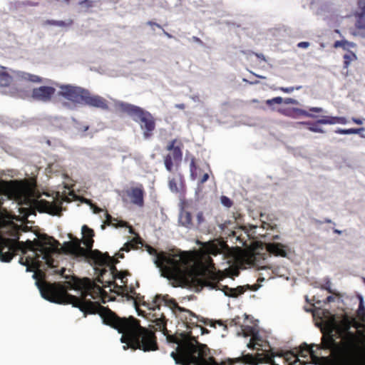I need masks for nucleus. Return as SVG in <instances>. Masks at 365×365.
I'll return each mask as SVG.
<instances>
[{
  "mask_svg": "<svg viewBox=\"0 0 365 365\" xmlns=\"http://www.w3.org/2000/svg\"><path fill=\"white\" fill-rule=\"evenodd\" d=\"M36 284L42 297L51 302L72 304L85 315L98 313L105 324L122 334L121 342L128 346L144 351L158 349L155 332L141 327L138 319L133 317H120L109 308L101 305L98 302L87 299L88 296L93 299H103L106 296V291L91 279L86 277L74 282L75 289L81 291L79 297L68 294L65 287L58 283L38 281ZM103 302L105 303V300H103Z\"/></svg>",
  "mask_w": 365,
  "mask_h": 365,
  "instance_id": "1",
  "label": "nucleus"
},
{
  "mask_svg": "<svg viewBox=\"0 0 365 365\" xmlns=\"http://www.w3.org/2000/svg\"><path fill=\"white\" fill-rule=\"evenodd\" d=\"M59 245L58 240L45 233L39 234L38 239L34 241L28 240L26 242L0 237V259L2 262H9L17 251H21L23 254H26L29 250L32 252V255L26 257L25 262H24V257H21L19 262L28 267L38 269L41 264L40 258L48 264H51V255L58 252Z\"/></svg>",
  "mask_w": 365,
  "mask_h": 365,
  "instance_id": "2",
  "label": "nucleus"
},
{
  "mask_svg": "<svg viewBox=\"0 0 365 365\" xmlns=\"http://www.w3.org/2000/svg\"><path fill=\"white\" fill-rule=\"evenodd\" d=\"M0 194L10 200H14L19 205H27L29 208H21V213L28 216L31 207H36L41 212L52 215H60L62 211L61 202H48L45 200H36L35 193L31 186L23 180H0Z\"/></svg>",
  "mask_w": 365,
  "mask_h": 365,
  "instance_id": "3",
  "label": "nucleus"
},
{
  "mask_svg": "<svg viewBox=\"0 0 365 365\" xmlns=\"http://www.w3.org/2000/svg\"><path fill=\"white\" fill-rule=\"evenodd\" d=\"M58 96H61L74 104H80L94 107L102 110H108V101L98 95H92L89 91L72 85H60Z\"/></svg>",
  "mask_w": 365,
  "mask_h": 365,
  "instance_id": "4",
  "label": "nucleus"
},
{
  "mask_svg": "<svg viewBox=\"0 0 365 365\" xmlns=\"http://www.w3.org/2000/svg\"><path fill=\"white\" fill-rule=\"evenodd\" d=\"M191 331L187 335L191 340L195 341L196 344L192 342L185 343L181 346L178 352L173 351L170 356L178 364L182 365H202L206 361L204 359L210 354V349L206 344H200L197 341V337L192 336Z\"/></svg>",
  "mask_w": 365,
  "mask_h": 365,
  "instance_id": "5",
  "label": "nucleus"
},
{
  "mask_svg": "<svg viewBox=\"0 0 365 365\" xmlns=\"http://www.w3.org/2000/svg\"><path fill=\"white\" fill-rule=\"evenodd\" d=\"M222 278L220 272H216L205 269L194 274L192 277V282L197 288L202 289L204 287H207L210 289H219L222 291L225 295L232 298H236L244 294L250 287V285H247L246 287L238 286L236 288H230L227 285H222L219 282Z\"/></svg>",
  "mask_w": 365,
  "mask_h": 365,
  "instance_id": "6",
  "label": "nucleus"
},
{
  "mask_svg": "<svg viewBox=\"0 0 365 365\" xmlns=\"http://www.w3.org/2000/svg\"><path fill=\"white\" fill-rule=\"evenodd\" d=\"M119 108L140 124V128L143 130L144 138L148 139L153 135L155 129V120L150 113L138 106L126 103H120Z\"/></svg>",
  "mask_w": 365,
  "mask_h": 365,
  "instance_id": "7",
  "label": "nucleus"
},
{
  "mask_svg": "<svg viewBox=\"0 0 365 365\" xmlns=\"http://www.w3.org/2000/svg\"><path fill=\"white\" fill-rule=\"evenodd\" d=\"M157 267L164 268L175 277L183 276L186 272V262L180 255H173L160 252L158 257L154 259Z\"/></svg>",
  "mask_w": 365,
  "mask_h": 365,
  "instance_id": "8",
  "label": "nucleus"
},
{
  "mask_svg": "<svg viewBox=\"0 0 365 365\" xmlns=\"http://www.w3.org/2000/svg\"><path fill=\"white\" fill-rule=\"evenodd\" d=\"M182 143L177 139H173L168 143L166 150L169 153L164 157V164L168 172H173L174 169L178 170L182 160Z\"/></svg>",
  "mask_w": 365,
  "mask_h": 365,
  "instance_id": "9",
  "label": "nucleus"
},
{
  "mask_svg": "<svg viewBox=\"0 0 365 365\" xmlns=\"http://www.w3.org/2000/svg\"><path fill=\"white\" fill-rule=\"evenodd\" d=\"M94 240L93 238H84L83 244L86 245V249L81 247V242L78 238L68 242L64 245V250L66 253L73 255L76 257H86L88 253L92 250Z\"/></svg>",
  "mask_w": 365,
  "mask_h": 365,
  "instance_id": "10",
  "label": "nucleus"
},
{
  "mask_svg": "<svg viewBox=\"0 0 365 365\" xmlns=\"http://www.w3.org/2000/svg\"><path fill=\"white\" fill-rule=\"evenodd\" d=\"M314 346L319 349V344L312 345L311 346L306 343L302 344L297 351L296 359L292 362V365H306L308 363L309 359H310L309 363L319 365V356L315 354L313 350Z\"/></svg>",
  "mask_w": 365,
  "mask_h": 365,
  "instance_id": "11",
  "label": "nucleus"
},
{
  "mask_svg": "<svg viewBox=\"0 0 365 365\" xmlns=\"http://www.w3.org/2000/svg\"><path fill=\"white\" fill-rule=\"evenodd\" d=\"M115 264H111L109 269L102 268L101 269H100L97 277V281L98 282H103L104 276L106 274H108L109 276L112 275V279H113V281H115V279H120L121 280V282L123 284V286H119L115 282V284H113V286L114 287L117 288L119 291L123 292L124 291L127 290V280H124L127 274L125 272H118Z\"/></svg>",
  "mask_w": 365,
  "mask_h": 365,
  "instance_id": "12",
  "label": "nucleus"
},
{
  "mask_svg": "<svg viewBox=\"0 0 365 365\" xmlns=\"http://www.w3.org/2000/svg\"><path fill=\"white\" fill-rule=\"evenodd\" d=\"M153 303L155 304L154 307L153 308V311H160V305L163 303L165 306L169 307L172 310L176 317H178L179 314L182 312H186L185 308L180 307L175 299L170 298L168 294L164 296L160 294L156 295L154 298Z\"/></svg>",
  "mask_w": 365,
  "mask_h": 365,
  "instance_id": "13",
  "label": "nucleus"
},
{
  "mask_svg": "<svg viewBox=\"0 0 365 365\" xmlns=\"http://www.w3.org/2000/svg\"><path fill=\"white\" fill-rule=\"evenodd\" d=\"M185 311L186 312H182L179 314V316L177 318L180 319L184 324H185L187 329H192L193 328L198 327V322H202L205 325L209 324L208 319L196 315L194 312L187 309H185ZM210 325L211 327H215L212 322H211Z\"/></svg>",
  "mask_w": 365,
  "mask_h": 365,
  "instance_id": "14",
  "label": "nucleus"
},
{
  "mask_svg": "<svg viewBox=\"0 0 365 365\" xmlns=\"http://www.w3.org/2000/svg\"><path fill=\"white\" fill-rule=\"evenodd\" d=\"M151 319L153 324L151 326L155 331H161L167 338V340L171 343H178L176 336L169 334L167 329V319L163 313H155Z\"/></svg>",
  "mask_w": 365,
  "mask_h": 365,
  "instance_id": "15",
  "label": "nucleus"
},
{
  "mask_svg": "<svg viewBox=\"0 0 365 365\" xmlns=\"http://www.w3.org/2000/svg\"><path fill=\"white\" fill-rule=\"evenodd\" d=\"M224 246L225 243L220 242H215L213 241L205 244L203 247L205 252L203 258L205 260L207 267L210 268L214 267V263L211 255L217 256V255L222 253Z\"/></svg>",
  "mask_w": 365,
  "mask_h": 365,
  "instance_id": "16",
  "label": "nucleus"
},
{
  "mask_svg": "<svg viewBox=\"0 0 365 365\" xmlns=\"http://www.w3.org/2000/svg\"><path fill=\"white\" fill-rule=\"evenodd\" d=\"M56 93V88L48 86H41L32 89L31 93V98L43 103L50 102Z\"/></svg>",
  "mask_w": 365,
  "mask_h": 365,
  "instance_id": "17",
  "label": "nucleus"
},
{
  "mask_svg": "<svg viewBox=\"0 0 365 365\" xmlns=\"http://www.w3.org/2000/svg\"><path fill=\"white\" fill-rule=\"evenodd\" d=\"M93 260V262L99 266L107 265L108 269L111 264H117L118 260L110 257L107 253L103 254L100 251L95 250L91 251L86 257Z\"/></svg>",
  "mask_w": 365,
  "mask_h": 365,
  "instance_id": "18",
  "label": "nucleus"
},
{
  "mask_svg": "<svg viewBox=\"0 0 365 365\" xmlns=\"http://www.w3.org/2000/svg\"><path fill=\"white\" fill-rule=\"evenodd\" d=\"M127 195L133 204L139 207L143 206L144 191L142 186L131 187L130 190L127 191Z\"/></svg>",
  "mask_w": 365,
  "mask_h": 365,
  "instance_id": "19",
  "label": "nucleus"
},
{
  "mask_svg": "<svg viewBox=\"0 0 365 365\" xmlns=\"http://www.w3.org/2000/svg\"><path fill=\"white\" fill-rule=\"evenodd\" d=\"M266 249L270 255L282 257H286L289 250L287 246L279 242L267 243L266 245Z\"/></svg>",
  "mask_w": 365,
  "mask_h": 365,
  "instance_id": "20",
  "label": "nucleus"
},
{
  "mask_svg": "<svg viewBox=\"0 0 365 365\" xmlns=\"http://www.w3.org/2000/svg\"><path fill=\"white\" fill-rule=\"evenodd\" d=\"M168 185L173 192L178 193L182 192L185 186L183 176L178 173L175 177L169 180Z\"/></svg>",
  "mask_w": 365,
  "mask_h": 365,
  "instance_id": "21",
  "label": "nucleus"
},
{
  "mask_svg": "<svg viewBox=\"0 0 365 365\" xmlns=\"http://www.w3.org/2000/svg\"><path fill=\"white\" fill-rule=\"evenodd\" d=\"M106 220L104 222V225H101V228L103 230L105 229L106 225L113 226L114 227H127L128 223L125 221L120 220L118 221L117 218L113 217L108 212L105 213Z\"/></svg>",
  "mask_w": 365,
  "mask_h": 365,
  "instance_id": "22",
  "label": "nucleus"
},
{
  "mask_svg": "<svg viewBox=\"0 0 365 365\" xmlns=\"http://www.w3.org/2000/svg\"><path fill=\"white\" fill-rule=\"evenodd\" d=\"M179 222L185 227L188 229L192 228L193 227V222L191 213L185 209H182L179 215Z\"/></svg>",
  "mask_w": 365,
  "mask_h": 365,
  "instance_id": "23",
  "label": "nucleus"
},
{
  "mask_svg": "<svg viewBox=\"0 0 365 365\" xmlns=\"http://www.w3.org/2000/svg\"><path fill=\"white\" fill-rule=\"evenodd\" d=\"M16 76L19 80L29 81L36 83H41L43 82V78L34 74H31L29 73L24 72V71H18L16 73Z\"/></svg>",
  "mask_w": 365,
  "mask_h": 365,
  "instance_id": "24",
  "label": "nucleus"
},
{
  "mask_svg": "<svg viewBox=\"0 0 365 365\" xmlns=\"http://www.w3.org/2000/svg\"><path fill=\"white\" fill-rule=\"evenodd\" d=\"M347 123V120L345 117H333V116H321V124H342Z\"/></svg>",
  "mask_w": 365,
  "mask_h": 365,
  "instance_id": "25",
  "label": "nucleus"
},
{
  "mask_svg": "<svg viewBox=\"0 0 365 365\" xmlns=\"http://www.w3.org/2000/svg\"><path fill=\"white\" fill-rule=\"evenodd\" d=\"M307 312H312L314 325L319 328V308L314 304H310L304 307Z\"/></svg>",
  "mask_w": 365,
  "mask_h": 365,
  "instance_id": "26",
  "label": "nucleus"
},
{
  "mask_svg": "<svg viewBox=\"0 0 365 365\" xmlns=\"http://www.w3.org/2000/svg\"><path fill=\"white\" fill-rule=\"evenodd\" d=\"M357 60L356 53L351 51H347L343 55V68H348L350 64Z\"/></svg>",
  "mask_w": 365,
  "mask_h": 365,
  "instance_id": "27",
  "label": "nucleus"
},
{
  "mask_svg": "<svg viewBox=\"0 0 365 365\" xmlns=\"http://www.w3.org/2000/svg\"><path fill=\"white\" fill-rule=\"evenodd\" d=\"M139 244L143 245L141 238H133L130 242H126L120 251L129 252L131 249L136 248Z\"/></svg>",
  "mask_w": 365,
  "mask_h": 365,
  "instance_id": "28",
  "label": "nucleus"
},
{
  "mask_svg": "<svg viewBox=\"0 0 365 365\" xmlns=\"http://www.w3.org/2000/svg\"><path fill=\"white\" fill-rule=\"evenodd\" d=\"M356 28L359 34L365 37V16L357 15Z\"/></svg>",
  "mask_w": 365,
  "mask_h": 365,
  "instance_id": "29",
  "label": "nucleus"
},
{
  "mask_svg": "<svg viewBox=\"0 0 365 365\" xmlns=\"http://www.w3.org/2000/svg\"><path fill=\"white\" fill-rule=\"evenodd\" d=\"M13 78L6 71H0V86L8 87L12 83Z\"/></svg>",
  "mask_w": 365,
  "mask_h": 365,
  "instance_id": "30",
  "label": "nucleus"
},
{
  "mask_svg": "<svg viewBox=\"0 0 365 365\" xmlns=\"http://www.w3.org/2000/svg\"><path fill=\"white\" fill-rule=\"evenodd\" d=\"M356 45L355 43L349 42L347 41L341 40V41H337L334 43V47H341L343 50L346 52L347 51H350V48H354Z\"/></svg>",
  "mask_w": 365,
  "mask_h": 365,
  "instance_id": "31",
  "label": "nucleus"
},
{
  "mask_svg": "<svg viewBox=\"0 0 365 365\" xmlns=\"http://www.w3.org/2000/svg\"><path fill=\"white\" fill-rule=\"evenodd\" d=\"M46 24L58 26L61 27L68 26L73 24L72 20H69L68 22H65L63 21H55V20H47L46 21Z\"/></svg>",
  "mask_w": 365,
  "mask_h": 365,
  "instance_id": "32",
  "label": "nucleus"
},
{
  "mask_svg": "<svg viewBox=\"0 0 365 365\" xmlns=\"http://www.w3.org/2000/svg\"><path fill=\"white\" fill-rule=\"evenodd\" d=\"M82 234L84 238H93L94 236V231L87 225H83L82 227Z\"/></svg>",
  "mask_w": 365,
  "mask_h": 365,
  "instance_id": "33",
  "label": "nucleus"
},
{
  "mask_svg": "<svg viewBox=\"0 0 365 365\" xmlns=\"http://www.w3.org/2000/svg\"><path fill=\"white\" fill-rule=\"evenodd\" d=\"M307 125V128L314 132H319V120H315L314 123H304Z\"/></svg>",
  "mask_w": 365,
  "mask_h": 365,
  "instance_id": "34",
  "label": "nucleus"
},
{
  "mask_svg": "<svg viewBox=\"0 0 365 365\" xmlns=\"http://www.w3.org/2000/svg\"><path fill=\"white\" fill-rule=\"evenodd\" d=\"M191 177L192 179H195L197 178V165L195 163V158H192L190 165Z\"/></svg>",
  "mask_w": 365,
  "mask_h": 365,
  "instance_id": "35",
  "label": "nucleus"
},
{
  "mask_svg": "<svg viewBox=\"0 0 365 365\" xmlns=\"http://www.w3.org/2000/svg\"><path fill=\"white\" fill-rule=\"evenodd\" d=\"M100 283L102 284L103 287H111L112 285H113V284H115V281H113V279H112V275L109 276L108 274H106L104 276V282H100Z\"/></svg>",
  "mask_w": 365,
  "mask_h": 365,
  "instance_id": "36",
  "label": "nucleus"
},
{
  "mask_svg": "<svg viewBox=\"0 0 365 365\" xmlns=\"http://www.w3.org/2000/svg\"><path fill=\"white\" fill-rule=\"evenodd\" d=\"M282 102L283 99L282 97H275L272 99L267 100L266 104L269 106H271L273 104H281Z\"/></svg>",
  "mask_w": 365,
  "mask_h": 365,
  "instance_id": "37",
  "label": "nucleus"
},
{
  "mask_svg": "<svg viewBox=\"0 0 365 365\" xmlns=\"http://www.w3.org/2000/svg\"><path fill=\"white\" fill-rule=\"evenodd\" d=\"M321 289H324L327 290L329 293H331L333 295L339 296V294L336 292H335L331 289V282L329 281H327L323 285L321 284Z\"/></svg>",
  "mask_w": 365,
  "mask_h": 365,
  "instance_id": "38",
  "label": "nucleus"
},
{
  "mask_svg": "<svg viewBox=\"0 0 365 365\" xmlns=\"http://www.w3.org/2000/svg\"><path fill=\"white\" fill-rule=\"evenodd\" d=\"M146 251L150 255L155 256V258L158 257L160 252H158L157 250L149 245H145Z\"/></svg>",
  "mask_w": 365,
  "mask_h": 365,
  "instance_id": "39",
  "label": "nucleus"
},
{
  "mask_svg": "<svg viewBox=\"0 0 365 365\" xmlns=\"http://www.w3.org/2000/svg\"><path fill=\"white\" fill-rule=\"evenodd\" d=\"M221 202L224 206L227 207H232L233 204L232 201L229 197L224 195L221 197Z\"/></svg>",
  "mask_w": 365,
  "mask_h": 365,
  "instance_id": "40",
  "label": "nucleus"
},
{
  "mask_svg": "<svg viewBox=\"0 0 365 365\" xmlns=\"http://www.w3.org/2000/svg\"><path fill=\"white\" fill-rule=\"evenodd\" d=\"M257 340H259V336L257 334H253L250 343L247 344L248 348L255 349V345L257 344L255 341Z\"/></svg>",
  "mask_w": 365,
  "mask_h": 365,
  "instance_id": "41",
  "label": "nucleus"
},
{
  "mask_svg": "<svg viewBox=\"0 0 365 365\" xmlns=\"http://www.w3.org/2000/svg\"><path fill=\"white\" fill-rule=\"evenodd\" d=\"M364 128H349L348 129V135L349 134H360L361 132L364 131Z\"/></svg>",
  "mask_w": 365,
  "mask_h": 365,
  "instance_id": "42",
  "label": "nucleus"
},
{
  "mask_svg": "<svg viewBox=\"0 0 365 365\" xmlns=\"http://www.w3.org/2000/svg\"><path fill=\"white\" fill-rule=\"evenodd\" d=\"M359 8L360 13L358 15L365 16V0L359 1Z\"/></svg>",
  "mask_w": 365,
  "mask_h": 365,
  "instance_id": "43",
  "label": "nucleus"
},
{
  "mask_svg": "<svg viewBox=\"0 0 365 365\" xmlns=\"http://www.w3.org/2000/svg\"><path fill=\"white\" fill-rule=\"evenodd\" d=\"M204 220H205V218H204L202 212H199L197 215V225H201L204 222Z\"/></svg>",
  "mask_w": 365,
  "mask_h": 365,
  "instance_id": "44",
  "label": "nucleus"
},
{
  "mask_svg": "<svg viewBox=\"0 0 365 365\" xmlns=\"http://www.w3.org/2000/svg\"><path fill=\"white\" fill-rule=\"evenodd\" d=\"M351 121L357 125H362L364 123V122L365 121V118H358L353 117V118H351Z\"/></svg>",
  "mask_w": 365,
  "mask_h": 365,
  "instance_id": "45",
  "label": "nucleus"
},
{
  "mask_svg": "<svg viewBox=\"0 0 365 365\" xmlns=\"http://www.w3.org/2000/svg\"><path fill=\"white\" fill-rule=\"evenodd\" d=\"M207 362L208 365H218L217 362L215 361V359L213 356H210L208 359V361L204 358Z\"/></svg>",
  "mask_w": 365,
  "mask_h": 365,
  "instance_id": "46",
  "label": "nucleus"
},
{
  "mask_svg": "<svg viewBox=\"0 0 365 365\" xmlns=\"http://www.w3.org/2000/svg\"><path fill=\"white\" fill-rule=\"evenodd\" d=\"M335 300V297L333 295L328 296L326 299L324 300L325 304L332 302Z\"/></svg>",
  "mask_w": 365,
  "mask_h": 365,
  "instance_id": "47",
  "label": "nucleus"
},
{
  "mask_svg": "<svg viewBox=\"0 0 365 365\" xmlns=\"http://www.w3.org/2000/svg\"><path fill=\"white\" fill-rule=\"evenodd\" d=\"M335 132L338 134L348 135V129L338 128Z\"/></svg>",
  "mask_w": 365,
  "mask_h": 365,
  "instance_id": "48",
  "label": "nucleus"
},
{
  "mask_svg": "<svg viewBox=\"0 0 365 365\" xmlns=\"http://www.w3.org/2000/svg\"><path fill=\"white\" fill-rule=\"evenodd\" d=\"M309 42H306V41H302V42H300L297 44V46L299 47V48H307L309 46Z\"/></svg>",
  "mask_w": 365,
  "mask_h": 365,
  "instance_id": "49",
  "label": "nucleus"
},
{
  "mask_svg": "<svg viewBox=\"0 0 365 365\" xmlns=\"http://www.w3.org/2000/svg\"><path fill=\"white\" fill-rule=\"evenodd\" d=\"M364 310V304H363V299L361 297L360 298V303H359V309H358L359 314H360Z\"/></svg>",
  "mask_w": 365,
  "mask_h": 365,
  "instance_id": "50",
  "label": "nucleus"
},
{
  "mask_svg": "<svg viewBox=\"0 0 365 365\" xmlns=\"http://www.w3.org/2000/svg\"><path fill=\"white\" fill-rule=\"evenodd\" d=\"M208 178H209V175L207 173H205V174L203 175V176L200 179V182L201 184H203L204 182H205L208 180Z\"/></svg>",
  "mask_w": 365,
  "mask_h": 365,
  "instance_id": "51",
  "label": "nucleus"
},
{
  "mask_svg": "<svg viewBox=\"0 0 365 365\" xmlns=\"http://www.w3.org/2000/svg\"><path fill=\"white\" fill-rule=\"evenodd\" d=\"M197 328H200V334L202 335L205 334H208L209 333V331L206 328H205V327H202L200 325H199Z\"/></svg>",
  "mask_w": 365,
  "mask_h": 365,
  "instance_id": "52",
  "label": "nucleus"
},
{
  "mask_svg": "<svg viewBox=\"0 0 365 365\" xmlns=\"http://www.w3.org/2000/svg\"><path fill=\"white\" fill-rule=\"evenodd\" d=\"M280 90L284 93H290L294 91V88L289 87V88H280Z\"/></svg>",
  "mask_w": 365,
  "mask_h": 365,
  "instance_id": "53",
  "label": "nucleus"
},
{
  "mask_svg": "<svg viewBox=\"0 0 365 365\" xmlns=\"http://www.w3.org/2000/svg\"><path fill=\"white\" fill-rule=\"evenodd\" d=\"M80 4H85L88 7L92 6V1H91L89 0L83 1Z\"/></svg>",
  "mask_w": 365,
  "mask_h": 365,
  "instance_id": "54",
  "label": "nucleus"
},
{
  "mask_svg": "<svg viewBox=\"0 0 365 365\" xmlns=\"http://www.w3.org/2000/svg\"><path fill=\"white\" fill-rule=\"evenodd\" d=\"M147 24H148V25H150V26H157V27H158V28H159V29H162V26H161L160 24H157V23H155V22H153V21H148V22H147Z\"/></svg>",
  "mask_w": 365,
  "mask_h": 365,
  "instance_id": "55",
  "label": "nucleus"
},
{
  "mask_svg": "<svg viewBox=\"0 0 365 365\" xmlns=\"http://www.w3.org/2000/svg\"><path fill=\"white\" fill-rule=\"evenodd\" d=\"M192 39L195 42H197V43H202V41H201V39L197 36H193L192 37Z\"/></svg>",
  "mask_w": 365,
  "mask_h": 365,
  "instance_id": "56",
  "label": "nucleus"
},
{
  "mask_svg": "<svg viewBox=\"0 0 365 365\" xmlns=\"http://www.w3.org/2000/svg\"><path fill=\"white\" fill-rule=\"evenodd\" d=\"M175 107H176V108H179V109H182V110H183V109H185V104H183V103H180V104H176V105H175Z\"/></svg>",
  "mask_w": 365,
  "mask_h": 365,
  "instance_id": "57",
  "label": "nucleus"
},
{
  "mask_svg": "<svg viewBox=\"0 0 365 365\" xmlns=\"http://www.w3.org/2000/svg\"><path fill=\"white\" fill-rule=\"evenodd\" d=\"M294 102V100H292V98H286L284 100V103L288 104V103H292Z\"/></svg>",
  "mask_w": 365,
  "mask_h": 365,
  "instance_id": "58",
  "label": "nucleus"
},
{
  "mask_svg": "<svg viewBox=\"0 0 365 365\" xmlns=\"http://www.w3.org/2000/svg\"><path fill=\"white\" fill-rule=\"evenodd\" d=\"M320 359H321V365H324V364L326 361V358L321 356Z\"/></svg>",
  "mask_w": 365,
  "mask_h": 365,
  "instance_id": "59",
  "label": "nucleus"
},
{
  "mask_svg": "<svg viewBox=\"0 0 365 365\" xmlns=\"http://www.w3.org/2000/svg\"><path fill=\"white\" fill-rule=\"evenodd\" d=\"M116 255H117V257L118 258H123L124 257V254L123 253H120V251Z\"/></svg>",
  "mask_w": 365,
  "mask_h": 365,
  "instance_id": "60",
  "label": "nucleus"
},
{
  "mask_svg": "<svg viewBox=\"0 0 365 365\" xmlns=\"http://www.w3.org/2000/svg\"><path fill=\"white\" fill-rule=\"evenodd\" d=\"M163 33L165 34V35L166 36H168V38H172L173 36L171 34H170L169 33H168L167 31H165V30H163Z\"/></svg>",
  "mask_w": 365,
  "mask_h": 365,
  "instance_id": "61",
  "label": "nucleus"
},
{
  "mask_svg": "<svg viewBox=\"0 0 365 365\" xmlns=\"http://www.w3.org/2000/svg\"><path fill=\"white\" fill-rule=\"evenodd\" d=\"M323 324H324V321L322 319V317H321V328H320L321 332H322V331H323Z\"/></svg>",
  "mask_w": 365,
  "mask_h": 365,
  "instance_id": "62",
  "label": "nucleus"
},
{
  "mask_svg": "<svg viewBox=\"0 0 365 365\" xmlns=\"http://www.w3.org/2000/svg\"><path fill=\"white\" fill-rule=\"evenodd\" d=\"M310 110L314 111L316 113H319V108H313L310 109Z\"/></svg>",
  "mask_w": 365,
  "mask_h": 365,
  "instance_id": "63",
  "label": "nucleus"
},
{
  "mask_svg": "<svg viewBox=\"0 0 365 365\" xmlns=\"http://www.w3.org/2000/svg\"><path fill=\"white\" fill-rule=\"evenodd\" d=\"M301 113L304 115H309L307 110H302Z\"/></svg>",
  "mask_w": 365,
  "mask_h": 365,
  "instance_id": "64",
  "label": "nucleus"
}]
</instances>
